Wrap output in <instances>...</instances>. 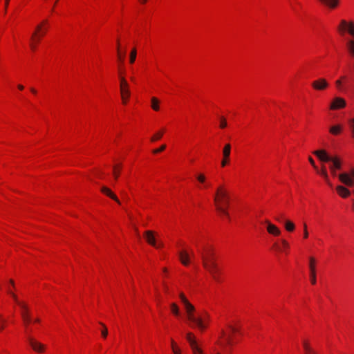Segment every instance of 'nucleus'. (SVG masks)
I'll use <instances>...</instances> for the list:
<instances>
[{"label": "nucleus", "instance_id": "59", "mask_svg": "<svg viewBox=\"0 0 354 354\" xmlns=\"http://www.w3.org/2000/svg\"><path fill=\"white\" fill-rule=\"evenodd\" d=\"M306 354H317V353L314 350H313L309 353H306Z\"/></svg>", "mask_w": 354, "mask_h": 354}, {"label": "nucleus", "instance_id": "21", "mask_svg": "<svg viewBox=\"0 0 354 354\" xmlns=\"http://www.w3.org/2000/svg\"><path fill=\"white\" fill-rule=\"evenodd\" d=\"M346 49L348 50V54L354 57V39H349L347 40L346 43Z\"/></svg>", "mask_w": 354, "mask_h": 354}, {"label": "nucleus", "instance_id": "39", "mask_svg": "<svg viewBox=\"0 0 354 354\" xmlns=\"http://www.w3.org/2000/svg\"><path fill=\"white\" fill-rule=\"evenodd\" d=\"M179 297H180V300L183 304H185V302H189V301L187 299V298L185 297V296L184 295L183 293H182V292L180 293Z\"/></svg>", "mask_w": 354, "mask_h": 354}, {"label": "nucleus", "instance_id": "45", "mask_svg": "<svg viewBox=\"0 0 354 354\" xmlns=\"http://www.w3.org/2000/svg\"><path fill=\"white\" fill-rule=\"evenodd\" d=\"M124 56H125V52H122L121 50H120V57H119V55L118 54V59L120 62H123V60L124 59Z\"/></svg>", "mask_w": 354, "mask_h": 354}, {"label": "nucleus", "instance_id": "58", "mask_svg": "<svg viewBox=\"0 0 354 354\" xmlns=\"http://www.w3.org/2000/svg\"><path fill=\"white\" fill-rule=\"evenodd\" d=\"M30 91H31V92H32V93H34V94L37 93V91H36L34 88H30Z\"/></svg>", "mask_w": 354, "mask_h": 354}, {"label": "nucleus", "instance_id": "61", "mask_svg": "<svg viewBox=\"0 0 354 354\" xmlns=\"http://www.w3.org/2000/svg\"><path fill=\"white\" fill-rule=\"evenodd\" d=\"M34 322L36 323H39V322H40V319L39 318H37L34 320Z\"/></svg>", "mask_w": 354, "mask_h": 354}, {"label": "nucleus", "instance_id": "36", "mask_svg": "<svg viewBox=\"0 0 354 354\" xmlns=\"http://www.w3.org/2000/svg\"><path fill=\"white\" fill-rule=\"evenodd\" d=\"M40 37H39L37 32H33V34L32 35V40L33 43L37 44L40 40Z\"/></svg>", "mask_w": 354, "mask_h": 354}, {"label": "nucleus", "instance_id": "64", "mask_svg": "<svg viewBox=\"0 0 354 354\" xmlns=\"http://www.w3.org/2000/svg\"><path fill=\"white\" fill-rule=\"evenodd\" d=\"M46 23H47V21H43V24H46Z\"/></svg>", "mask_w": 354, "mask_h": 354}, {"label": "nucleus", "instance_id": "11", "mask_svg": "<svg viewBox=\"0 0 354 354\" xmlns=\"http://www.w3.org/2000/svg\"><path fill=\"white\" fill-rule=\"evenodd\" d=\"M312 86L315 90L322 91L328 86V83L325 79L319 78L312 83Z\"/></svg>", "mask_w": 354, "mask_h": 354}, {"label": "nucleus", "instance_id": "56", "mask_svg": "<svg viewBox=\"0 0 354 354\" xmlns=\"http://www.w3.org/2000/svg\"><path fill=\"white\" fill-rule=\"evenodd\" d=\"M171 347H172V349H173L174 348H176V344H175V342H174V341L173 339H171Z\"/></svg>", "mask_w": 354, "mask_h": 354}, {"label": "nucleus", "instance_id": "25", "mask_svg": "<svg viewBox=\"0 0 354 354\" xmlns=\"http://www.w3.org/2000/svg\"><path fill=\"white\" fill-rule=\"evenodd\" d=\"M284 227L288 232H292L295 227V224L289 220L284 221Z\"/></svg>", "mask_w": 354, "mask_h": 354}, {"label": "nucleus", "instance_id": "42", "mask_svg": "<svg viewBox=\"0 0 354 354\" xmlns=\"http://www.w3.org/2000/svg\"><path fill=\"white\" fill-rule=\"evenodd\" d=\"M282 245L283 246L284 249H287L289 247V244L285 239H281V241Z\"/></svg>", "mask_w": 354, "mask_h": 354}, {"label": "nucleus", "instance_id": "49", "mask_svg": "<svg viewBox=\"0 0 354 354\" xmlns=\"http://www.w3.org/2000/svg\"><path fill=\"white\" fill-rule=\"evenodd\" d=\"M172 350L174 354H180V351L177 347L174 348Z\"/></svg>", "mask_w": 354, "mask_h": 354}, {"label": "nucleus", "instance_id": "28", "mask_svg": "<svg viewBox=\"0 0 354 354\" xmlns=\"http://www.w3.org/2000/svg\"><path fill=\"white\" fill-rule=\"evenodd\" d=\"M171 310L176 316L179 315V308L175 303L171 304Z\"/></svg>", "mask_w": 354, "mask_h": 354}, {"label": "nucleus", "instance_id": "29", "mask_svg": "<svg viewBox=\"0 0 354 354\" xmlns=\"http://www.w3.org/2000/svg\"><path fill=\"white\" fill-rule=\"evenodd\" d=\"M137 55V50L133 48L130 53L129 62L131 64L134 63Z\"/></svg>", "mask_w": 354, "mask_h": 354}, {"label": "nucleus", "instance_id": "63", "mask_svg": "<svg viewBox=\"0 0 354 354\" xmlns=\"http://www.w3.org/2000/svg\"><path fill=\"white\" fill-rule=\"evenodd\" d=\"M165 291L167 292L168 291V288L167 286H165Z\"/></svg>", "mask_w": 354, "mask_h": 354}, {"label": "nucleus", "instance_id": "3", "mask_svg": "<svg viewBox=\"0 0 354 354\" xmlns=\"http://www.w3.org/2000/svg\"><path fill=\"white\" fill-rule=\"evenodd\" d=\"M227 198H229L227 191L223 186H219L216 189L214 198L216 209L221 215L225 216L229 218L230 215L228 212L222 205L223 201H227Z\"/></svg>", "mask_w": 354, "mask_h": 354}, {"label": "nucleus", "instance_id": "43", "mask_svg": "<svg viewBox=\"0 0 354 354\" xmlns=\"http://www.w3.org/2000/svg\"><path fill=\"white\" fill-rule=\"evenodd\" d=\"M350 127L351 129L352 133H354V118H352L349 120Z\"/></svg>", "mask_w": 354, "mask_h": 354}, {"label": "nucleus", "instance_id": "48", "mask_svg": "<svg viewBox=\"0 0 354 354\" xmlns=\"http://www.w3.org/2000/svg\"><path fill=\"white\" fill-rule=\"evenodd\" d=\"M335 84H336V86H337L338 88L341 89V86H342V80H338L335 82Z\"/></svg>", "mask_w": 354, "mask_h": 354}, {"label": "nucleus", "instance_id": "17", "mask_svg": "<svg viewBox=\"0 0 354 354\" xmlns=\"http://www.w3.org/2000/svg\"><path fill=\"white\" fill-rule=\"evenodd\" d=\"M335 189L338 195L344 198L348 197L351 194L350 190L344 185H337Z\"/></svg>", "mask_w": 354, "mask_h": 354}, {"label": "nucleus", "instance_id": "34", "mask_svg": "<svg viewBox=\"0 0 354 354\" xmlns=\"http://www.w3.org/2000/svg\"><path fill=\"white\" fill-rule=\"evenodd\" d=\"M121 167V165H115L113 168V176L115 179H118L119 176V171H118V169H120Z\"/></svg>", "mask_w": 354, "mask_h": 354}, {"label": "nucleus", "instance_id": "26", "mask_svg": "<svg viewBox=\"0 0 354 354\" xmlns=\"http://www.w3.org/2000/svg\"><path fill=\"white\" fill-rule=\"evenodd\" d=\"M7 292L8 295L11 296V297L13 299V300L20 306V304H24V302L20 301L18 299V297L17 295L10 288H7Z\"/></svg>", "mask_w": 354, "mask_h": 354}, {"label": "nucleus", "instance_id": "9", "mask_svg": "<svg viewBox=\"0 0 354 354\" xmlns=\"http://www.w3.org/2000/svg\"><path fill=\"white\" fill-rule=\"evenodd\" d=\"M27 340L32 348L37 353H43L45 350V345L35 340L32 337L28 335Z\"/></svg>", "mask_w": 354, "mask_h": 354}, {"label": "nucleus", "instance_id": "51", "mask_svg": "<svg viewBox=\"0 0 354 354\" xmlns=\"http://www.w3.org/2000/svg\"><path fill=\"white\" fill-rule=\"evenodd\" d=\"M9 283L10 286H12V287L14 288L15 285V281L12 280V279H10L9 280Z\"/></svg>", "mask_w": 354, "mask_h": 354}, {"label": "nucleus", "instance_id": "15", "mask_svg": "<svg viewBox=\"0 0 354 354\" xmlns=\"http://www.w3.org/2000/svg\"><path fill=\"white\" fill-rule=\"evenodd\" d=\"M266 223L267 225L266 229L269 234L274 236L280 235L281 231L275 225L272 224L269 221H266Z\"/></svg>", "mask_w": 354, "mask_h": 354}, {"label": "nucleus", "instance_id": "27", "mask_svg": "<svg viewBox=\"0 0 354 354\" xmlns=\"http://www.w3.org/2000/svg\"><path fill=\"white\" fill-rule=\"evenodd\" d=\"M151 108L154 111L159 110V100L156 97H153L151 98Z\"/></svg>", "mask_w": 354, "mask_h": 354}, {"label": "nucleus", "instance_id": "6", "mask_svg": "<svg viewBox=\"0 0 354 354\" xmlns=\"http://www.w3.org/2000/svg\"><path fill=\"white\" fill-rule=\"evenodd\" d=\"M340 35L344 36L346 33L354 38V21L342 19L337 27Z\"/></svg>", "mask_w": 354, "mask_h": 354}, {"label": "nucleus", "instance_id": "10", "mask_svg": "<svg viewBox=\"0 0 354 354\" xmlns=\"http://www.w3.org/2000/svg\"><path fill=\"white\" fill-rule=\"evenodd\" d=\"M187 339L190 344L194 354H203L202 350L198 346L192 333H188L187 334Z\"/></svg>", "mask_w": 354, "mask_h": 354}, {"label": "nucleus", "instance_id": "44", "mask_svg": "<svg viewBox=\"0 0 354 354\" xmlns=\"http://www.w3.org/2000/svg\"><path fill=\"white\" fill-rule=\"evenodd\" d=\"M308 160H309L310 163L312 165V166L314 167V169L315 170H317V167L315 165L314 160L311 157H309Z\"/></svg>", "mask_w": 354, "mask_h": 354}, {"label": "nucleus", "instance_id": "41", "mask_svg": "<svg viewBox=\"0 0 354 354\" xmlns=\"http://www.w3.org/2000/svg\"><path fill=\"white\" fill-rule=\"evenodd\" d=\"M308 236V232L307 231L306 224H304V237L306 239Z\"/></svg>", "mask_w": 354, "mask_h": 354}, {"label": "nucleus", "instance_id": "30", "mask_svg": "<svg viewBox=\"0 0 354 354\" xmlns=\"http://www.w3.org/2000/svg\"><path fill=\"white\" fill-rule=\"evenodd\" d=\"M163 132H164L163 131H160L158 132L153 136L151 137V140L152 142H155V141L160 139L162 138V136H163Z\"/></svg>", "mask_w": 354, "mask_h": 354}, {"label": "nucleus", "instance_id": "33", "mask_svg": "<svg viewBox=\"0 0 354 354\" xmlns=\"http://www.w3.org/2000/svg\"><path fill=\"white\" fill-rule=\"evenodd\" d=\"M303 346H304V351H305V354L306 353H309L310 351H313L312 348L310 346V345L308 344V342H304V344H303Z\"/></svg>", "mask_w": 354, "mask_h": 354}, {"label": "nucleus", "instance_id": "4", "mask_svg": "<svg viewBox=\"0 0 354 354\" xmlns=\"http://www.w3.org/2000/svg\"><path fill=\"white\" fill-rule=\"evenodd\" d=\"M313 153L324 162H330L329 169L340 170L342 169V160L337 156H329L325 150L315 151Z\"/></svg>", "mask_w": 354, "mask_h": 354}, {"label": "nucleus", "instance_id": "14", "mask_svg": "<svg viewBox=\"0 0 354 354\" xmlns=\"http://www.w3.org/2000/svg\"><path fill=\"white\" fill-rule=\"evenodd\" d=\"M346 106V101L342 97H335L330 104V109H338L344 108Z\"/></svg>", "mask_w": 354, "mask_h": 354}, {"label": "nucleus", "instance_id": "57", "mask_svg": "<svg viewBox=\"0 0 354 354\" xmlns=\"http://www.w3.org/2000/svg\"><path fill=\"white\" fill-rule=\"evenodd\" d=\"M30 47H31V48H32L33 50H35V48H36V44H35V43H32V44H30Z\"/></svg>", "mask_w": 354, "mask_h": 354}, {"label": "nucleus", "instance_id": "37", "mask_svg": "<svg viewBox=\"0 0 354 354\" xmlns=\"http://www.w3.org/2000/svg\"><path fill=\"white\" fill-rule=\"evenodd\" d=\"M165 148H166V145H161V146H160V148H158V149H153V153H160V152H161V151H164V150L165 149Z\"/></svg>", "mask_w": 354, "mask_h": 354}, {"label": "nucleus", "instance_id": "32", "mask_svg": "<svg viewBox=\"0 0 354 354\" xmlns=\"http://www.w3.org/2000/svg\"><path fill=\"white\" fill-rule=\"evenodd\" d=\"M100 325L102 326V328H102V332H101V333H102V336L104 338H106V336H107V335H108V330H107V328H106V326H105L103 323L100 322Z\"/></svg>", "mask_w": 354, "mask_h": 354}, {"label": "nucleus", "instance_id": "31", "mask_svg": "<svg viewBox=\"0 0 354 354\" xmlns=\"http://www.w3.org/2000/svg\"><path fill=\"white\" fill-rule=\"evenodd\" d=\"M218 272H219V269H218V266H216V270L214 274L212 272H209L210 274L212 275V277H213V279L217 281H219V278H218Z\"/></svg>", "mask_w": 354, "mask_h": 354}, {"label": "nucleus", "instance_id": "38", "mask_svg": "<svg viewBox=\"0 0 354 354\" xmlns=\"http://www.w3.org/2000/svg\"><path fill=\"white\" fill-rule=\"evenodd\" d=\"M227 126V122L225 119L223 117L221 118L220 127L221 128H225Z\"/></svg>", "mask_w": 354, "mask_h": 354}, {"label": "nucleus", "instance_id": "52", "mask_svg": "<svg viewBox=\"0 0 354 354\" xmlns=\"http://www.w3.org/2000/svg\"><path fill=\"white\" fill-rule=\"evenodd\" d=\"M229 328L230 329L232 333H235L236 331V329L234 327L232 326H229Z\"/></svg>", "mask_w": 354, "mask_h": 354}, {"label": "nucleus", "instance_id": "22", "mask_svg": "<svg viewBox=\"0 0 354 354\" xmlns=\"http://www.w3.org/2000/svg\"><path fill=\"white\" fill-rule=\"evenodd\" d=\"M221 337L225 340V344L230 345L232 343L231 334L227 333L224 330L221 331Z\"/></svg>", "mask_w": 354, "mask_h": 354}, {"label": "nucleus", "instance_id": "8", "mask_svg": "<svg viewBox=\"0 0 354 354\" xmlns=\"http://www.w3.org/2000/svg\"><path fill=\"white\" fill-rule=\"evenodd\" d=\"M20 308L21 309V315L25 325L26 330H28V326L31 322V317L28 306L26 304H20Z\"/></svg>", "mask_w": 354, "mask_h": 354}, {"label": "nucleus", "instance_id": "40", "mask_svg": "<svg viewBox=\"0 0 354 354\" xmlns=\"http://www.w3.org/2000/svg\"><path fill=\"white\" fill-rule=\"evenodd\" d=\"M230 203V197L227 198V201H223L222 205L226 209L227 211V207Z\"/></svg>", "mask_w": 354, "mask_h": 354}, {"label": "nucleus", "instance_id": "1", "mask_svg": "<svg viewBox=\"0 0 354 354\" xmlns=\"http://www.w3.org/2000/svg\"><path fill=\"white\" fill-rule=\"evenodd\" d=\"M184 305L185 309L187 315L188 320L193 324V326H197L201 330H204L207 327V322L208 319V315L204 312L202 314H198V316L194 315L195 308L189 301L185 302Z\"/></svg>", "mask_w": 354, "mask_h": 354}, {"label": "nucleus", "instance_id": "60", "mask_svg": "<svg viewBox=\"0 0 354 354\" xmlns=\"http://www.w3.org/2000/svg\"><path fill=\"white\" fill-rule=\"evenodd\" d=\"M18 88L20 89V90H23L24 89V86L19 84L18 85Z\"/></svg>", "mask_w": 354, "mask_h": 354}, {"label": "nucleus", "instance_id": "53", "mask_svg": "<svg viewBox=\"0 0 354 354\" xmlns=\"http://www.w3.org/2000/svg\"><path fill=\"white\" fill-rule=\"evenodd\" d=\"M162 246H163V243L162 242H160L158 243H156V246H155V247L158 248H161Z\"/></svg>", "mask_w": 354, "mask_h": 354}, {"label": "nucleus", "instance_id": "35", "mask_svg": "<svg viewBox=\"0 0 354 354\" xmlns=\"http://www.w3.org/2000/svg\"><path fill=\"white\" fill-rule=\"evenodd\" d=\"M196 179L201 183H205V176L203 174H199L196 176Z\"/></svg>", "mask_w": 354, "mask_h": 354}, {"label": "nucleus", "instance_id": "23", "mask_svg": "<svg viewBox=\"0 0 354 354\" xmlns=\"http://www.w3.org/2000/svg\"><path fill=\"white\" fill-rule=\"evenodd\" d=\"M316 171H317V172L320 174L324 178V179L328 183V184L330 187H332V184L329 182V180H328V172H327L326 167L324 165H323L320 171H319L318 169Z\"/></svg>", "mask_w": 354, "mask_h": 354}, {"label": "nucleus", "instance_id": "50", "mask_svg": "<svg viewBox=\"0 0 354 354\" xmlns=\"http://www.w3.org/2000/svg\"><path fill=\"white\" fill-rule=\"evenodd\" d=\"M41 31V25H38L37 27H36V31L35 32H37V34L39 33V32Z\"/></svg>", "mask_w": 354, "mask_h": 354}, {"label": "nucleus", "instance_id": "2", "mask_svg": "<svg viewBox=\"0 0 354 354\" xmlns=\"http://www.w3.org/2000/svg\"><path fill=\"white\" fill-rule=\"evenodd\" d=\"M203 261V267L209 272H215L216 266H218L216 262L214 250L211 248H205L198 251Z\"/></svg>", "mask_w": 354, "mask_h": 354}, {"label": "nucleus", "instance_id": "62", "mask_svg": "<svg viewBox=\"0 0 354 354\" xmlns=\"http://www.w3.org/2000/svg\"><path fill=\"white\" fill-rule=\"evenodd\" d=\"M140 1L142 3H145L147 0H140Z\"/></svg>", "mask_w": 354, "mask_h": 354}, {"label": "nucleus", "instance_id": "13", "mask_svg": "<svg viewBox=\"0 0 354 354\" xmlns=\"http://www.w3.org/2000/svg\"><path fill=\"white\" fill-rule=\"evenodd\" d=\"M309 268L310 272V281L312 284L316 283V271H315V259L313 257H310L309 259Z\"/></svg>", "mask_w": 354, "mask_h": 354}, {"label": "nucleus", "instance_id": "24", "mask_svg": "<svg viewBox=\"0 0 354 354\" xmlns=\"http://www.w3.org/2000/svg\"><path fill=\"white\" fill-rule=\"evenodd\" d=\"M342 130V127L340 124H337V125L332 126L330 128L329 131L333 135L337 136L341 133Z\"/></svg>", "mask_w": 354, "mask_h": 354}, {"label": "nucleus", "instance_id": "46", "mask_svg": "<svg viewBox=\"0 0 354 354\" xmlns=\"http://www.w3.org/2000/svg\"><path fill=\"white\" fill-rule=\"evenodd\" d=\"M274 248H275L278 251H280V252H282V251H283V250H285V249H284V248H283V246H281V248H280V247L278 245V244H277V243H274Z\"/></svg>", "mask_w": 354, "mask_h": 354}, {"label": "nucleus", "instance_id": "20", "mask_svg": "<svg viewBox=\"0 0 354 354\" xmlns=\"http://www.w3.org/2000/svg\"><path fill=\"white\" fill-rule=\"evenodd\" d=\"M322 4L333 9L339 4V0H318Z\"/></svg>", "mask_w": 354, "mask_h": 354}, {"label": "nucleus", "instance_id": "12", "mask_svg": "<svg viewBox=\"0 0 354 354\" xmlns=\"http://www.w3.org/2000/svg\"><path fill=\"white\" fill-rule=\"evenodd\" d=\"M231 152V145L230 144H226L223 149V158L221 161V166L225 167L229 162L230 156Z\"/></svg>", "mask_w": 354, "mask_h": 354}, {"label": "nucleus", "instance_id": "5", "mask_svg": "<svg viewBox=\"0 0 354 354\" xmlns=\"http://www.w3.org/2000/svg\"><path fill=\"white\" fill-rule=\"evenodd\" d=\"M331 175L334 177H337L339 180L344 185L348 187H353L354 185V168H352L350 173H341L337 174L335 169H330Z\"/></svg>", "mask_w": 354, "mask_h": 354}, {"label": "nucleus", "instance_id": "47", "mask_svg": "<svg viewBox=\"0 0 354 354\" xmlns=\"http://www.w3.org/2000/svg\"><path fill=\"white\" fill-rule=\"evenodd\" d=\"M117 52L119 55V57H120V44L118 40L117 41Z\"/></svg>", "mask_w": 354, "mask_h": 354}, {"label": "nucleus", "instance_id": "55", "mask_svg": "<svg viewBox=\"0 0 354 354\" xmlns=\"http://www.w3.org/2000/svg\"><path fill=\"white\" fill-rule=\"evenodd\" d=\"M45 32H46V30H41V32H39V33H38V35L39 37H41L45 34Z\"/></svg>", "mask_w": 354, "mask_h": 354}, {"label": "nucleus", "instance_id": "18", "mask_svg": "<svg viewBox=\"0 0 354 354\" xmlns=\"http://www.w3.org/2000/svg\"><path fill=\"white\" fill-rule=\"evenodd\" d=\"M144 236L149 244L151 245L152 246H156V241L155 239L154 232L153 231H145L144 233Z\"/></svg>", "mask_w": 354, "mask_h": 354}, {"label": "nucleus", "instance_id": "7", "mask_svg": "<svg viewBox=\"0 0 354 354\" xmlns=\"http://www.w3.org/2000/svg\"><path fill=\"white\" fill-rule=\"evenodd\" d=\"M120 80V93L123 104H127V99L130 96L129 86L126 79L121 76Z\"/></svg>", "mask_w": 354, "mask_h": 354}, {"label": "nucleus", "instance_id": "54", "mask_svg": "<svg viewBox=\"0 0 354 354\" xmlns=\"http://www.w3.org/2000/svg\"><path fill=\"white\" fill-rule=\"evenodd\" d=\"M10 0H5V12L6 11V9L8 8V3Z\"/></svg>", "mask_w": 354, "mask_h": 354}, {"label": "nucleus", "instance_id": "19", "mask_svg": "<svg viewBox=\"0 0 354 354\" xmlns=\"http://www.w3.org/2000/svg\"><path fill=\"white\" fill-rule=\"evenodd\" d=\"M101 192L102 193H104V194H106V196H108L109 197H110L111 198H112L113 200H114L115 202H117L118 204H120V201L118 200V197L116 196L115 194H114L112 191L109 189L108 187H102L101 188Z\"/></svg>", "mask_w": 354, "mask_h": 354}, {"label": "nucleus", "instance_id": "16", "mask_svg": "<svg viewBox=\"0 0 354 354\" xmlns=\"http://www.w3.org/2000/svg\"><path fill=\"white\" fill-rule=\"evenodd\" d=\"M178 256L181 263L184 266H188L190 263V255L185 250H182L178 252Z\"/></svg>", "mask_w": 354, "mask_h": 354}]
</instances>
